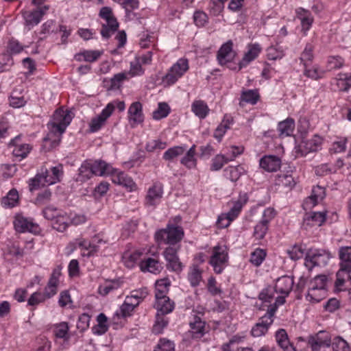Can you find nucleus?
<instances>
[{
    "instance_id": "f257e3e1",
    "label": "nucleus",
    "mask_w": 351,
    "mask_h": 351,
    "mask_svg": "<svg viewBox=\"0 0 351 351\" xmlns=\"http://www.w3.org/2000/svg\"><path fill=\"white\" fill-rule=\"evenodd\" d=\"M71 120L72 116L70 111L62 108L56 110L49 123L51 132L44 138V141L46 143L51 141V147L57 146L60 141V136L64 132Z\"/></svg>"
},
{
    "instance_id": "f03ea898",
    "label": "nucleus",
    "mask_w": 351,
    "mask_h": 351,
    "mask_svg": "<svg viewBox=\"0 0 351 351\" xmlns=\"http://www.w3.org/2000/svg\"><path fill=\"white\" fill-rule=\"evenodd\" d=\"M105 243L99 236L94 237L91 241L79 237L71 241L66 249L71 253L79 247L82 251V256H91L99 250L100 245Z\"/></svg>"
},
{
    "instance_id": "7ed1b4c3",
    "label": "nucleus",
    "mask_w": 351,
    "mask_h": 351,
    "mask_svg": "<svg viewBox=\"0 0 351 351\" xmlns=\"http://www.w3.org/2000/svg\"><path fill=\"white\" fill-rule=\"evenodd\" d=\"M209 264L217 274H221L228 265V252L225 245H217L210 250Z\"/></svg>"
},
{
    "instance_id": "20e7f679",
    "label": "nucleus",
    "mask_w": 351,
    "mask_h": 351,
    "mask_svg": "<svg viewBox=\"0 0 351 351\" xmlns=\"http://www.w3.org/2000/svg\"><path fill=\"white\" fill-rule=\"evenodd\" d=\"M183 235L184 232L181 227L168 225L165 229L157 231L155 238L159 243L173 245L180 241Z\"/></svg>"
},
{
    "instance_id": "39448f33",
    "label": "nucleus",
    "mask_w": 351,
    "mask_h": 351,
    "mask_svg": "<svg viewBox=\"0 0 351 351\" xmlns=\"http://www.w3.org/2000/svg\"><path fill=\"white\" fill-rule=\"evenodd\" d=\"M293 285V279L288 276H283L276 280L274 290L276 293L280 294L274 300V303L269 306H276L285 302V298L288 296Z\"/></svg>"
},
{
    "instance_id": "423d86ee",
    "label": "nucleus",
    "mask_w": 351,
    "mask_h": 351,
    "mask_svg": "<svg viewBox=\"0 0 351 351\" xmlns=\"http://www.w3.org/2000/svg\"><path fill=\"white\" fill-rule=\"evenodd\" d=\"M331 258L329 252L322 249H311L308 251L305 258V265L308 269L315 266H326Z\"/></svg>"
},
{
    "instance_id": "0eeeda50",
    "label": "nucleus",
    "mask_w": 351,
    "mask_h": 351,
    "mask_svg": "<svg viewBox=\"0 0 351 351\" xmlns=\"http://www.w3.org/2000/svg\"><path fill=\"white\" fill-rule=\"evenodd\" d=\"M189 62L186 59H179L163 77L162 82L168 86L176 83L189 69Z\"/></svg>"
},
{
    "instance_id": "6e6552de",
    "label": "nucleus",
    "mask_w": 351,
    "mask_h": 351,
    "mask_svg": "<svg viewBox=\"0 0 351 351\" xmlns=\"http://www.w3.org/2000/svg\"><path fill=\"white\" fill-rule=\"evenodd\" d=\"M276 311V306H269L266 314L263 316L251 330V334L254 337L264 336L269 328L273 324L274 316Z\"/></svg>"
},
{
    "instance_id": "1a4fd4ad",
    "label": "nucleus",
    "mask_w": 351,
    "mask_h": 351,
    "mask_svg": "<svg viewBox=\"0 0 351 351\" xmlns=\"http://www.w3.org/2000/svg\"><path fill=\"white\" fill-rule=\"evenodd\" d=\"M13 223L15 230L19 232H30L34 234L41 232L40 226L33 219L21 214L16 215Z\"/></svg>"
},
{
    "instance_id": "9d476101",
    "label": "nucleus",
    "mask_w": 351,
    "mask_h": 351,
    "mask_svg": "<svg viewBox=\"0 0 351 351\" xmlns=\"http://www.w3.org/2000/svg\"><path fill=\"white\" fill-rule=\"evenodd\" d=\"M178 249L174 247H169L163 252V256L167 261V268L169 270L180 272L182 269V264L178 256Z\"/></svg>"
},
{
    "instance_id": "9b49d317",
    "label": "nucleus",
    "mask_w": 351,
    "mask_h": 351,
    "mask_svg": "<svg viewBox=\"0 0 351 351\" xmlns=\"http://www.w3.org/2000/svg\"><path fill=\"white\" fill-rule=\"evenodd\" d=\"M115 109L113 103H109L102 112L93 118L90 123V130L93 132L98 131L105 123L107 119L112 114Z\"/></svg>"
},
{
    "instance_id": "f8f14e48",
    "label": "nucleus",
    "mask_w": 351,
    "mask_h": 351,
    "mask_svg": "<svg viewBox=\"0 0 351 351\" xmlns=\"http://www.w3.org/2000/svg\"><path fill=\"white\" fill-rule=\"evenodd\" d=\"M332 341L328 332L319 331L309 340V343L313 351H319L321 348L329 347Z\"/></svg>"
},
{
    "instance_id": "ddd939ff",
    "label": "nucleus",
    "mask_w": 351,
    "mask_h": 351,
    "mask_svg": "<svg viewBox=\"0 0 351 351\" xmlns=\"http://www.w3.org/2000/svg\"><path fill=\"white\" fill-rule=\"evenodd\" d=\"M322 143V138L314 136L311 139L302 141L298 147V152L301 156H304L310 152H317Z\"/></svg>"
},
{
    "instance_id": "4468645a",
    "label": "nucleus",
    "mask_w": 351,
    "mask_h": 351,
    "mask_svg": "<svg viewBox=\"0 0 351 351\" xmlns=\"http://www.w3.org/2000/svg\"><path fill=\"white\" fill-rule=\"evenodd\" d=\"M232 42L228 40L219 49L217 53V60L221 65H226L234 59L235 53L232 50Z\"/></svg>"
},
{
    "instance_id": "2eb2a0df",
    "label": "nucleus",
    "mask_w": 351,
    "mask_h": 351,
    "mask_svg": "<svg viewBox=\"0 0 351 351\" xmlns=\"http://www.w3.org/2000/svg\"><path fill=\"white\" fill-rule=\"evenodd\" d=\"M326 211L313 212L308 215L304 219L303 226L305 229L321 226L326 220Z\"/></svg>"
},
{
    "instance_id": "dca6fc26",
    "label": "nucleus",
    "mask_w": 351,
    "mask_h": 351,
    "mask_svg": "<svg viewBox=\"0 0 351 351\" xmlns=\"http://www.w3.org/2000/svg\"><path fill=\"white\" fill-rule=\"evenodd\" d=\"M155 299L156 302L154 304V308L156 309L157 313H159L161 315H165L173 311L175 304L167 295L156 298Z\"/></svg>"
},
{
    "instance_id": "f3484780",
    "label": "nucleus",
    "mask_w": 351,
    "mask_h": 351,
    "mask_svg": "<svg viewBox=\"0 0 351 351\" xmlns=\"http://www.w3.org/2000/svg\"><path fill=\"white\" fill-rule=\"evenodd\" d=\"M260 167L268 172L278 171L281 165V160L274 155L265 156L259 161Z\"/></svg>"
},
{
    "instance_id": "a211bd4d",
    "label": "nucleus",
    "mask_w": 351,
    "mask_h": 351,
    "mask_svg": "<svg viewBox=\"0 0 351 351\" xmlns=\"http://www.w3.org/2000/svg\"><path fill=\"white\" fill-rule=\"evenodd\" d=\"M128 119L132 126L143 121V107L141 103H132L128 108Z\"/></svg>"
},
{
    "instance_id": "6ab92c4d",
    "label": "nucleus",
    "mask_w": 351,
    "mask_h": 351,
    "mask_svg": "<svg viewBox=\"0 0 351 351\" xmlns=\"http://www.w3.org/2000/svg\"><path fill=\"white\" fill-rule=\"evenodd\" d=\"M261 51V47L259 44H249L247 52L244 54L243 59L239 63V70L246 66L250 62L256 59Z\"/></svg>"
},
{
    "instance_id": "aec40b11",
    "label": "nucleus",
    "mask_w": 351,
    "mask_h": 351,
    "mask_svg": "<svg viewBox=\"0 0 351 351\" xmlns=\"http://www.w3.org/2000/svg\"><path fill=\"white\" fill-rule=\"evenodd\" d=\"M189 332L193 339H200L206 333V323L199 317L195 316L190 322Z\"/></svg>"
},
{
    "instance_id": "412c9836",
    "label": "nucleus",
    "mask_w": 351,
    "mask_h": 351,
    "mask_svg": "<svg viewBox=\"0 0 351 351\" xmlns=\"http://www.w3.org/2000/svg\"><path fill=\"white\" fill-rule=\"evenodd\" d=\"M296 16L300 21L302 31L304 34H306V32L311 28L313 22V17L311 12L303 8H299L296 10Z\"/></svg>"
},
{
    "instance_id": "4be33fe9",
    "label": "nucleus",
    "mask_w": 351,
    "mask_h": 351,
    "mask_svg": "<svg viewBox=\"0 0 351 351\" xmlns=\"http://www.w3.org/2000/svg\"><path fill=\"white\" fill-rule=\"evenodd\" d=\"M20 138V136H17L15 138L12 140L10 145L14 146V149L12 150L13 155L15 157H19L23 159L26 158L30 152L32 150V146L27 143H19V141Z\"/></svg>"
},
{
    "instance_id": "5701e85b",
    "label": "nucleus",
    "mask_w": 351,
    "mask_h": 351,
    "mask_svg": "<svg viewBox=\"0 0 351 351\" xmlns=\"http://www.w3.org/2000/svg\"><path fill=\"white\" fill-rule=\"evenodd\" d=\"M49 9V5H43L32 12H26L24 14L26 23L32 25H37Z\"/></svg>"
},
{
    "instance_id": "b1692460",
    "label": "nucleus",
    "mask_w": 351,
    "mask_h": 351,
    "mask_svg": "<svg viewBox=\"0 0 351 351\" xmlns=\"http://www.w3.org/2000/svg\"><path fill=\"white\" fill-rule=\"evenodd\" d=\"M140 267L143 271H148L154 274H159L162 268V263L153 258H148L140 262Z\"/></svg>"
},
{
    "instance_id": "393cba45",
    "label": "nucleus",
    "mask_w": 351,
    "mask_h": 351,
    "mask_svg": "<svg viewBox=\"0 0 351 351\" xmlns=\"http://www.w3.org/2000/svg\"><path fill=\"white\" fill-rule=\"evenodd\" d=\"M92 173L93 175L104 176H108L113 171V167L104 160H95L90 162Z\"/></svg>"
},
{
    "instance_id": "a878e982",
    "label": "nucleus",
    "mask_w": 351,
    "mask_h": 351,
    "mask_svg": "<svg viewBox=\"0 0 351 351\" xmlns=\"http://www.w3.org/2000/svg\"><path fill=\"white\" fill-rule=\"evenodd\" d=\"M276 339L278 346L284 351H295V348L290 343L288 335L285 330L279 329L276 332Z\"/></svg>"
},
{
    "instance_id": "bb28decb",
    "label": "nucleus",
    "mask_w": 351,
    "mask_h": 351,
    "mask_svg": "<svg viewBox=\"0 0 351 351\" xmlns=\"http://www.w3.org/2000/svg\"><path fill=\"white\" fill-rule=\"evenodd\" d=\"M69 226V217L62 211L52 221V227L59 232H64Z\"/></svg>"
},
{
    "instance_id": "cd10ccee",
    "label": "nucleus",
    "mask_w": 351,
    "mask_h": 351,
    "mask_svg": "<svg viewBox=\"0 0 351 351\" xmlns=\"http://www.w3.org/2000/svg\"><path fill=\"white\" fill-rule=\"evenodd\" d=\"M345 60L340 56H330L327 58L326 62V71H332L340 69L344 65Z\"/></svg>"
},
{
    "instance_id": "c85d7f7f",
    "label": "nucleus",
    "mask_w": 351,
    "mask_h": 351,
    "mask_svg": "<svg viewBox=\"0 0 351 351\" xmlns=\"http://www.w3.org/2000/svg\"><path fill=\"white\" fill-rule=\"evenodd\" d=\"M351 269L349 268H343L340 267L337 273V280L335 281V287L338 290H342L345 282L351 279L350 277Z\"/></svg>"
},
{
    "instance_id": "c756f323",
    "label": "nucleus",
    "mask_w": 351,
    "mask_h": 351,
    "mask_svg": "<svg viewBox=\"0 0 351 351\" xmlns=\"http://www.w3.org/2000/svg\"><path fill=\"white\" fill-rule=\"evenodd\" d=\"M232 122V119L231 117L226 115L222 120L221 123L218 125V127L215 130L213 136L220 142L222 140V138L226 131L230 128V125Z\"/></svg>"
},
{
    "instance_id": "7c9ffc66",
    "label": "nucleus",
    "mask_w": 351,
    "mask_h": 351,
    "mask_svg": "<svg viewBox=\"0 0 351 351\" xmlns=\"http://www.w3.org/2000/svg\"><path fill=\"white\" fill-rule=\"evenodd\" d=\"M339 256L340 258L339 266L351 269V247H340Z\"/></svg>"
},
{
    "instance_id": "2f4dec72",
    "label": "nucleus",
    "mask_w": 351,
    "mask_h": 351,
    "mask_svg": "<svg viewBox=\"0 0 351 351\" xmlns=\"http://www.w3.org/2000/svg\"><path fill=\"white\" fill-rule=\"evenodd\" d=\"M327 291L325 289H308L306 300L311 303H317L326 297Z\"/></svg>"
},
{
    "instance_id": "473e14b6",
    "label": "nucleus",
    "mask_w": 351,
    "mask_h": 351,
    "mask_svg": "<svg viewBox=\"0 0 351 351\" xmlns=\"http://www.w3.org/2000/svg\"><path fill=\"white\" fill-rule=\"evenodd\" d=\"M130 299H125L124 302L120 306L119 309L117 310L113 316V319L115 320L116 318H125L131 315L132 311L134 309V304L128 303Z\"/></svg>"
},
{
    "instance_id": "72a5a7b5",
    "label": "nucleus",
    "mask_w": 351,
    "mask_h": 351,
    "mask_svg": "<svg viewBox=\"0 0 351 351\" xmlns=\"http://www.w3.org/2000/svg\"><path fill=\"white\" fill-rule=\"evenodd\" d=\"M119 27V23L117 19L111 20V22H105L102 24L101 34L103 38H108L114 34Z\"/></svg>"
},
{
    "instance_id": "f704fd0d",
    "label": "nucleus",
    "mask_w": 351,
    "mask_h": 351,
    "mask_svg": "<svg viewBox=\"0 0 351 351\" xmlns=\"http://www.w3.org/2000/svg\"><path fill=\"white\" fill-rule=\"evenodd\" d=\"M143 253L138 250L132 253H125L123 256L124 265L128 268L134 267L140 262Z\"/></svg>"
},
{
    "instance_id": "c9c22d12",
    "label": "nucleus",
    "mask_w": 351,
    "mask_h": 351,
    "mask_svg": "<svg viewBox=\"0 0 351 351\" xmlns=\"http://www.w3.org/2000/svg\"><path fill=\"white\" fill-rule=\"evenodd\" d=\"M191 110L200 119H204L209 112L207 104L202 100L195 101L192 104Z\"/></svg>"
},
{
    "instance_id": "e433bc0d",
    "label": "nucleus",
    "mask_w": 351,
    "mask_h": 351,
    "mask_svg": "<svg viewBox=\"0 0 351 351\" xmlns=\"http://www.w3.org/2000/svg\"><path fill=\"white\" fill-rule=\"evenodd\" d=\"M170 284V280L168 278L157 280L155 284V298L166 296L169 291Z\"/></svg>"
},
{
    "instance_id": "4c0bfd02",
    "label": "nucleus",
    "mask_w": 351,
    "mask_h": 351,
    "mask_svg": "<svg viewBox=\"0 0 351 351\" xmlns=\"http://www.w3.org/2000/svg\"><path fill=\"white\" fill-rule=\"evenodd\" d=\"M259 99V94L256 90H243L241 95L240 106H243V102L249 103L252 105L256 104Z\"/></svg>"
},
{
    "instance_id": "58836bf2",
    "label": "nucleus",
    "mask_w": 351,
    "mask_h": 351,
    "mask_svg": "<svg viewBox=\"0 0 351 351\" xmlns=\"http://www.w3.org/2000/svg\"><path fill=\"white\" fill-rule=\"evenodd\" d=\"M313 49L314 46L311 43H308L302 52L300 59L304 67H307L312 63L314 58Z\"/></svg>"
},
{
    "instance_id": "ea45409f",
    "label": "nucleus",
    "mask_w": 351,
    "mask_h": 351,
    "mask_svg": "<svg viewBox=\"0 0 351 351\" xmlns=\"http://www.w3.org/2000/svg\"><path fill=\"white\" fill-rule=\"evenodd\" d=\"M93 175L90 162L85 161L79 169V173L76 178V180L82 182H85L90 179Z\"/></svg>"
},
{
    "instance_id": "a19ab883",
    "label": "nucleus",
    "mask_w": 351,
    "mask_h": 351,
    "mask_svg": "<svg viewBox=\"0 0 351 351\" xmlns=\"http://www.w3.org/2000/svg\"><path fill=\"white\" fill-rule=\"evenodd\" d=\"M295 128V122L293 119L288 118L278 123V130L280 135L290 136Z\"/></svg>"
},
{
    "instance_id": "79ce46f5",
    "label": "nucleus",
    "mask_w": 351,
    "mask_h": 351,
    "mask_svg": "<svg viewBox=\"0 0 351 351\" xmlns=\"http://www.w3.org/2000/svg\"><path fill=\"white\" fill-rule=\"evenodd\" d=\"M120 285L117 281L108 280L100 285L98 287V293L102 296H106L110 293L119 288Z\"/></svg>"
},
{
    "instance_id": "37998d69",
    "label": "nucleus",
    "mask_w": 351,
    "mask_h": 351,
    "mask_svg": "<svg viewBox=\"0 0 351 351\" xmlns=\"http://www.w3.org/2000/svg\"><path fill=\"white\" fill-rule=\"evenodd\" d=\"M195 155V145H193L186 152V155L182 158L181 163L189 169L194 168L197 165Z\"/></svg>"
},
{
    "instance_id": "c03bdc74",
    "label": "nucleus",
    "mask_w": 351,
    "mask_h": 351,
    "mask_svg": "<svg viewBox=\"0 0 351 351\" xmlns=\"http://www.w3.org/2000/svg\"><path fill=\"white\" fill-rule=\"evenodd\" d=\"M276 184L291 190L295 185V181L290 174H280L276 180Z\"/></svg>"
},
{
    "instance_id": "a18cd8bd",
    "label": "nucleus",
    "mask_w": 351,
    "mask_h": 351,
    "mask_svg": "<svg viewBox=\"0 0 351 351\" xmlns=\"http://www.w3.org/2000/svg\"><path fill=\"white\" fill-rule=\"evenodd\" d=\"M267 252L265 250L256 248L251 253L250 262L256 267L260 266L265 259Z\"/></svg>"
},
{
    "instance_id": "49530a36",
    "label": "nucleus",
    "mask_w": 351,
    "mask_h": 351,
    "mask_svg": "<svg viewBox=\"0 0 351 351\" xmlns=\"http://www.w3.org/2000/svg\"><path fill=\"white\" fill-rule=\"evenodd\" d=\"M69 330L68 324L66 322H61L55 325L53 332L57 338L68 340L69 339Z\"/></svg>"
},
{
    "instance_id": "de8ad7c7",
    "label": "nucleus",
    "mask_w": 351,
    "mask_h": 351,
    "mask_svg": "<svg viewBox=\"0 0 351 351\" xmlns=\"http://www.w3.org/2000/svg\"><path fill=\"white\" fill-rule=\"evenodd\" d=\"M327 280V276L325 275L317 276L310 281L308 284V288L315 289H322L326 290Z\"/></svg>"
},
{
    "instance_id": "09e8293b",
    "label": "nucleus",
    "mask_w": 351,
    "mask_h": 351,
    "mask_svg": "<svg viewBox=\"0 0 351 351\" xmlns=\"http://www.w3.org/2000/svg\"><path fill=\"white\" fill-rule=\"evenodd\" d=\"M333 351H351L348 342L340 337H335L331 343Z\"/></svg>"
},
{
    "instance_id": "8fccbe9b",
    "label": "nucleus",
    "mask_w": 351,
    "mask_h": 351,
    "mask_svg": "<svg viewBox=\"0 0 351 351\" xmlns=\"http://www.w3.org/2000/svg\"><path fill=\"white\" fill-rule=\"evenodd\" d=\"M188 279L193 287L199 285L202 280V271L197 266H193L190 269Z\"/></svg>"
},
{
    "instance_id": "3c124183",
    "label": "nucleus",
    "mask_w": 351,
    "mask_h": 351,
    "mask_svg": "<svg viewBox=\"0 0 351 351\" xmlns=\"http://www.w3.org/2000/svg\"><path fill=\"white\" fill-rule=\"evenodd\" d=\"M170 108L166 103H159L158 108L153 112V119L160 120L168 116Z\"/></svg>"
},
{
    "instance_id": "603ef678",
    "label": "nucleus",
    "mask_w": 351,
    "mask_h": 351,
    "mask_svg": "<svg viewBox=\"0 0 351 351\" xmlns=\"http://www.w3.org/2000/svg\"><path fill=\"white\" fill-rule=\"evenodd\" d=\"M185 148L182 146H176L168 149L163 154L165 160H171L178 156L184 154Z\"/></svg>"
},
{
    "instance_id": "864d4df0",
    "label": "nucleus",
    "mask_w": 351,
    "mask_h": 351,
    "mask_svg": "<svg viewBox=\"0 0 351 351\" xmlns=\"http://www.w3.org/2000/svg\"><path fill=\"white\" fill-rule=\"evenodd\" d=\"M53 195H63L62 186L60 185H49L48 187L44 190L43 194L41 195H39L38 197H49Z\"/></svg>"
},
{
    "instance_id": "5fc2aeb1",
    "label": "nucleus",
    "mask_w": 351,
    "mask_h": 351,
    "mask_svg": "<svg viewBox=\"0 0 351 351\" xmlns=\"http://www.w3.org/2000/svg\"><path fill=\"white\" fill-rule=\"evenodd\" d=\"M47 184L45 181L43 174L38 173L36 176L31 179L29 184V189L30 191L38 190L41 186Z\"/></svg>"
},
{
    "instance_id": "6e6d98bb",
    "label": "nucleus",
    "mask_w": 351,
    "mask_h": 351,
    "mask_svg": "<svg viewBox=\"0 0 351 351\" xmlns=\"http://www.w3.org/2000/svg\"><path fill=\"white\" fill-rule=\"evenodd\" d=\"M267 56L268 59L276 60L281 59L285 56L283 49L278 46H271L267 49Z\"/></svg>"
},
{
    "instance_id": "4d7b16f0",
    "label": "nucleus",
    "mask_w": 351,
    "mask_h": 351,
    "mask_svg": "<svg viewBox=\"0 0 351 351\" xmlns=\"http://www.w3.org/2000/svg\"><path fill=\"white\" fill-rule=\"evenodd\" d=\"M168 320L159 313H156V322L153 326V332L156 334L162 332L164 328L167 326Z\"/></svg>"
},
{
    "instance_id": "13d9d810",
    "label": "nucleus",
    "mask_w": 351,
    "mask_h": 351,
    "mask_svg": "<svg viewBox=\"0 0 351 351\" xmlns=\"http://www.w3.org/2000/svg\"><path fill=\"white\" fill-rule=\"evenodd\" d=\"M102 54V51L97 50H85L79 53L78 56H82L86 62H93L96 61Z\"/></svg>"
},
{
    "instance_id": "bf43d9fd",
    "label": "nucleus",
    "mask_w": 351,
    "mask_h": 351,
    "mask_svg": "<svg viewBox=\"0 0 351 351\" xmlns=\"http://www.w3.org/2000/svg\"><path fill=\"white\" fill-rule=\"evenodd\" d=\"M243 168L240 166L228 167L225 169L226 176L230 178L231 181H237L242 173Z\"/></svg>"
},
{
    "instance_id": "052dcab7",
    "label": "nucleus",
    "mask_w": 351,
    "mask_h": 351,
    "mask_svg": "<svg viewBox=\"0 0 351 351\" xmlns=\"http://www.w3.org/2000/svg\"><path fill=\"white\" fill-rule=\"evenodd\" d=\"M228 162L229 159L227 156L222 154H218L213 159L210 169L212 171H218Z\"/></svg>"
},
{
    "instance_id": "680f3d73",
    "label": "nucleus",
    "mask_w": 351,
    "mask_h": 351,
    "mask_svg": "<svg viewBox=\"0 0 351 351\" xmlns=\"http://www.w3.org/2000/svg\"><path fill=\"white\" fill-rule=\"evenodd\" d=\"M166 147V142L162 141L160 139H155L147 143L145 149L149 152H154L157 149H164Z\"/></svg>"
},
{
    "instance_id": "e2e57ef3",
    "label": "nucleus",
    "mask_w": 351,
    "mask_h": 351,
    "mask_svg": "<svg viewBox=\"0 0 351 351\" xmlns=\"http://www.w3.org/2000/svg\"><path fill=\"white\" fill-rule=\"evenodd\" d=\"M291 259L296 261L303 257L304 250L301 245H295L287 250Z\"/></svg>"
},
{
    "instance_id": "0e129e2a",
    "label": "nucleus",
    "mask_w": 351,
    "mask_h": 351,
    "mask_svg": "<svg viewBox=\"0 0 351 351\" xmlns=\"http://www.w3.org/2000/svg\"><path fill=\"white\" fill-rule=\"evenodd\" d=\"M267 230L268 224L263 221H261L254 227V236L256 239L261 240L264 238Z\"/></svg>"
},
{
    "instance_id": "69168bd1",
    "label": "nucleus",
    "mask_w": 351,
    "mask_h": 351,
    "mask_svg": "<svg viewBox=\"0 0 351 351\" xmlns=\"http://www.w3.org/2000/svg\"><path fill=\"white\" fill-rule=\"evenodd\" d=\"M127 75L128 74L126 73H119L115 74L110 79V89L119 88L121 86L122 82L128 78Z\"/></svg>"
},
{
    "instance_id": "338daca9",
    "label": "nucleus",
    "mask_w": 351,
    "mask_h": 351,
    "mask_svg": "<svg viewBox=\"0 0 351 351\" xmlns=\"http://www.w3.org/2000/svg\"><path fill=\"white\" fill-rule=\"evenodd\" d=\"M234 219L229 213H222L218 217L217 224L219 228H225L228 227Z\"/></svg>"
},
{
    "instance_id": "774afa93",
    "label": "nucleus",
    "mask_w": 351,
    "mask_h": 351,
    "mask_svg": "<svg viewBox=\"0 0 351 351\" xmlns=\"http://www.w3.org/2000/svg\"><path fill=\"white\" fill-rule=\"evenodd\" d=\"M174 343L167 339H160L154 351H174Z\"/></svg>"
}]
</instances>
